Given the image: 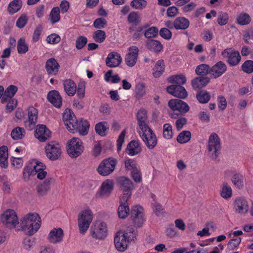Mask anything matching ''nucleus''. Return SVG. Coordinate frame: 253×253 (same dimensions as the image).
I'll list each match as a JSON object with an SVG mask.
<instances>
[{
	"instance_id": "nucleus-56",
	"label": "nucleus",
	"mask_w": 253,
	"mask_h": 253,
	"mask_svg": "<svg viewBox=\"0 0 253 253\" xmlns=\"http://www.w3.org/2000/svg\"><path fill=\"white\" fill-rule=\"evenodd\" d=\"M147 4L145 0H132L130 2V6L135 9H142Z\"/></svg>"
},
{
	"instance_id": "nucleus-20",
	"label": "nucleus",
	"mask_w": 253,
	"mask_h": 253,
	"mask_svg": "<svg viewBox=\"0 0 253 253\" xmlns=\"http://www.w3.org/2000/svg\"><path fill=\"white\" fill-rule=\"evenodd\" d=\"M39 161H34L30 162L23 169V176L25 180H28L30 176L35 175L37 173Z\"/></svg>"
},
{
	"instance_id": "nucleus-42",
	"label": "nucleus",
	"mask_w": 253,
	"mask_h": 253,
	"mask_svg": "<svg viewBox=\"0 0 253 253\" xmlns=\"http://www.w3.org/2000/svg\"><path fill=\"white\" fill-rule=\"evenodd\" d=\"M49 19L51 24H54L59 22L61 19L60 15V9L58 7H54L51 9Z\"/></svg>"
},
{
	"instance_id": "nucleus-3",
	"label": "nucleus",
	"mask_w": 253,
	"mask_h": 253,
	"mask_svg": "<svg viewBox=\"0 0 253 253\" xmlns=\"http://www.w3.org/2000/svg\"><path fill=\"white\" fill-rule=\"evenodd\" d=\"M138 131L148 149L151 150L157 146L158 139L155 133L151 128L147 127L144 129L138 130Z\"/></svg>"
},
{
	"instance_id": "nucleus-34",
	"label": "nucleus",
	"mask_w": 253,
	"mask_h": 253,
	"mask_svg": "<svg viewBox=\"0 0 253 253\" xmlns=\"http://www.w3.org/2000/svg\"><path fill=\"white\" fill-rule=\"evenodd\" d=\"M23 4L21 0H13L9 2L7 7V11L10 15H13L19 11Z\"/></svg>"
},
{
	"instance_id": "nucleus-36",
	"label": "nucleus",
	"mask_w": 253,
	"mask_h": 253,
	"mask_svg": "<svg viewBox=\"0 0 253 253\" xmlns=\"http://www.w3.org/2000/svg\"><path fill=\"white\" fill-rule=\"evenodd\" d=\"M51 178H47L42 183L37 186V192L39 196H43L50 189Z\"/></svg>"
},
{
	"instance_id": "nucleus-12",
	"label": "nucleus",
	"mask_w": 253,
	"mask_h": 253,
	"mask_svg": "<svg viewBox=\"0 0 253 253\" xmlns=\"http://www.w3.org/2000/svg\"><path fill=\"white\" fill-rule=\"evenodd\" d=\"M89 124L86 120H76L68 129L72 133L79 132L81 135H85L88 133Z\"/></svg>"
},
{
	"instance_id": "nucleus-46",
	"label": "nucleus",
	"mask_w": 253,
	"mask_h": 253,
	"mask_svg": "<svg viewBox=\"0 0 253 253\" xmlns=\"http://www.w3.org/2000/svg\"><path fill=\"white\" fill-rule=\"evenodd\" d=\"M137 232V231L134 227L130 226L126 228L124 233H127L126 239L129 242H131L132 241H134V239H136Z\"/></svg>"
},
{
	"instance_id": "nucleus-62",
	"label": "nucleus",
	"mask_w": 253,
	"mask_h": 253,
	"mask_svg": "<svg viewBox=\"0 0 253 253\" xmlns=\"http://www.w3.org/2000/svg\"><path fill=\"white\" fill-rule=\"evenodd\" d=\"M242 70L248 74H251L253 72V61L247 60L241 66Z\"/></svg>"
},
{
	"instance_id": "nucleus-7",
	"label": "nucleus",
	"mask_w": 253,
	"mask_h": 253,
	"mask_svg": "<svg viewBox=\"0 0 253 253\" xmlns=\"http://www.w3.org/2000/svg\"><path fill=\"white\" fill-rule=\"evenodd\" d=\"M208 150L214 155V158L216 159L221 148L220 139L215 132H212L210 135L208 139Z\"/></svg>"
},
{
	"instance_id": "nucleus-18",
	"label": "nucleus",
	"mask_w": 253,
	"mask_h": 253,
	"mask_svg": "<svg viewBox=\"0 0 253 253\" xmlns=\"http://www.w3.org/2000/svg\"><path fill=\"white\" fill-rule=\"evenodd\" d=\"M167 91L172 95L181 99L187 97L188 93L185 88L180 85L172 84L167 87Z\"/></svg>"
},
{
	"instance_id": "nucleus-47",
	"label": "nucleus",
	"mask_w": 253,
	"mask_h": 253,
	"mask_svg": "<svg viewBox=\"0 0 253 253\" xmlns=\"http://www.w3.org/2000/svg\"><path fill=\"white\" fill-rule=\"evenodd\" d=\"M186 77L183 75H176L170 77L169 82L172 84H176L177 85H181L185 84Z\"/></svg>"
},
{
	"instance_id": "nucleus-45",
	"label": "nucleus",
	"mask_w": 253,
	"mask_h": 253,
	"mask_svg": "<svg viewBox=\"0 0 253 253\" xmlns=\"http://www.w3.org/2000/svg\"><path fill=\"white\" fill-rule=\"evenodd\" d=\"M146 94L145 85L144 83H138L135 87V97L137 99H141Z\"/></svg>"
},
{
	"instance_id": "nucleus-24",
	"label": "nucleus",
	"mask_w": 253,
	"mask_h": 253,
	"mask_svg": "<svg viewBox=\"0 0 253 253\" xmlns=\"http://www.w3.org/2000/svg\"><path fill=\"white\" fill-rule=\"evenodd\" d=\"M122 61V57L118 53L112 52L108 55L106 59V64L110 68H114L118 67Z\"/></svg>"
},
{
	"instance_id": "nucleus-50",
	"label": "nucleus",
	"mask_w": 253,
	"mask_h": 253,
	"mask_svg": "<svg viewBox=\"0 0 253 253\" xmlns=\"http://www.w3.org/2000/svg\"><path fill=\"white\" fill-rule=\"evenodd\" d=\"M231 187L227 183L224 184L220 190V196L224 199H228L232 196Z\"/></svg>"
},
{
	"instance_id": "nucleus-39",
	"label": "nucleus",
	"mask_w": 253,
	"mask_h": 253,
	"mask_svg": "<svg viewBox=\"0 0 253 253\" xmlns=\"http://www.w3.org/2000/svg\"><path fill=\"white\" fill-rule=\"evenodd\" d=\"M113 182L110 180H107L103 182L100 189V194L102 195H109L113 189Z\"/></svg>"
},
{
	"instance_id": "nucleus-11",
	"label": "nucleus",
	"mask_w": 253,
	"mask_h": 253,
	"mask_svg": "<svg viewBox=\"0 0 253 253\" xmlns=\"http://www.w3.org/2000/svg\"><path fill=\"white\" fill-rule=\"evenodd\" d=\"M224 58H227L226 62L231 67L236 66L240 63L241 57L239 51L234 50L232 48H226L221 52Z\"/></svg>"
},
{
	"instance_id": "nucleus-5",
	"label": "nucleus",
	"mask_w": 253,
	"mask_h": 253,
	"mask_svg": "<svg viewBox=\"0 0 253 253\" xmlns=\"http://www.w3.org/2000/svg\"><path fill=\"white\" fill-rule=\"evenodd\" d=\"M84 149L83 142L79 138L74 137L68 142L67 151L71 158L79 157L83 152Z\"/></svg>"
},
{
	"instance_id": "nucleus-19",
	"label": "nucleus",
	"mask_w": 253,
	"mask_h": 253,
	"mask_svg": "<svg viewBox=\"0 0 253 253\" xmlns=\"http://www.w3.org/2000/svg\"><path fill=\"white\" fill-rule=\"evenodd\" d=\"M51 132L46 126L39 125L37 126L35 136L41 142H45L50 136Z\"/></svg>"
},
{
	"instance_id": "nucleus-48",
	"label": "nucleus",
	"mask_w": 253,
	"mask_h": 253,
	"mask_svg": "<svg viewBox=\"0 0 253 253\" xmlns=\"http://www.w3.org/2000/svg\"><path fill=\"white\" fill-rule=\"evenodd\" d=\"M210 69L208 65L202 64L197 67L195 72L197 75L204 77L208 74H211Z\"/></svg>"
},
{
	"instance_id": "nucleus-31",
	"label": "nucleus",
	"mask_w": 253,
	"mask_h": 253,
	"mask_svg": "<svg viewBox=\"0 0 253 253\" xmlns=\"http://www.w3.org/2000/svg\"><path fill=\"white\" fill-rule=\"evenodd\" d=\"M63 121L67 128L69 129L77 120L74 113L70 109H66L63 114Z\"/></svg>"
},
{
	"instance_id": "nucleus-61",
	"label": "nucleus",
	"mask_w": 253,
	"mask_h": 253,
	"mask_svg": "<svg viewBox=\"0 0 253 253\" xmlns=\"http://www.w3.org/2000/svg\"><path fill=\"white\" fill-rule=\"evenodd\" d=\"M125 166L126 170H130L131 171L137 169L136 162L133 159L130 158L125 159Z\"/></svg>"
},
{
	"instance_id": "nucleus-30",
	"label": "nucleus",
	"mask_w": 253,
	"mask_h": 253,
	"mask_svg": "<svg viewBox=\"0 0 253 253\" xmlns=\"http://www.w3.org/2000/svg\"><path fill=\"white\" fill-rule=\"evenodd\" d=\"M146 46L149 50L156 53L161 52L163 49L162 44L160 41L156 40H147L146 42Z\"/></svg>"
},
{
	"instance_id": "nucleus-64",
	"label": "nucleus",
	"mask_w": 253,
	"mask_h": 253,
	"mask_svg": "<svg viewBox=\"0 0 253 253\" xmlns=\"http://www.w3.org/2000/svg\"><path fill=\"white\" fill-rule=\"evenodd\" d=\"M46 40L47 43L55 44L60 42L61 38L58 35L53 33L48 36Z\"/></svg>"
},
{
	"instance_id": "nucleus-29",
	"label": "nucleus",
	"mask_w": 253,
	"mask_h": 253,
	"mask_svg": "<svg viewBox=\"0 0 253 253\" xmlns=\"http://www.w3.org/2000/svg\"><path fill=\"white\" fill-rule=\"evenodd\" d=\"M64 89L66 93L69 96H74L77 91V85L71 79H65L63 81Z\"/></svg>"
},
{
	"instance_id": "nucleus-6",
	"label": "nucleus",
	"mask_w": 253,
	"mask_h": 253,
	"mask_svg": "<svg viewBox=\"0 0 253 253\" xmlns=\"http://www.w3.org/2000/svg\"><path fill=\"white\" fill-rule=\"evenodd\" d=\"M117 183L123 193V195L121 197V201L127 202L131 195V190L133 187L132 181L126 177L121 176L117 179Z\"/></svg>"
},
{
	"instance_id": "nucleus-15",
	"label": "nucleus",
	"mask_w": 253,
	"mask_h": 253,
	"mask_svg": "<svg viewBox=\"0 0 253 253\" xmlns=\"http://www.w3.org/2000/svg\"><path fill=\"white\" fill-rule=\"evenodd\" d=\"M139 49L135 45H132L128 48V53L126 55L125 61L129 67H133L136 63L138 57Z\"/></svg>"
},
{
	"instance_id": "nucleus-32",
	"label": "nucleus",
	"mask_w": 253,
	"mask_h": 253,
	"mask_svg": "<svg viewBox=\"0 0 253 253\" xmlns=\"http://www.w3.org/2000/svg\"><path fill=\"white\" fill-rule=\"evenodd\" d=\"M18 90V87L14 85H9L5 90L3 95L1 97V101L4 103L8 99H10L14 96Z\"/></svg>"
},
{
	"instance_id": "nucleus-53",
	"label": "nucleus",
	"mask_w": 253,
	"mask_h": 253,
	"mask_svg": "<svg viewBox=\"0 0 253 253\" xmlns=\"http://www.w3.org/2000/svg\"><path fill=\"white\" fill-rule=\"evenodd\" d=\"M107 124L106 122H102L97 124L95 126L96 133L101 136H105L107 130Z\"/></svg>"
},
{
	"instance_id": "nucleus-59",
	"label": "nucleus",
	"mask_w": 253,
	"mask_h": 253,
	"mask_svg": "<svg viewBox=\"0 0 253 253\" xmlns=\"http://www.w3.org/2000/svg\"><path fill=\"white\" fill-rule=\"evenodd\" d=\"M229 21V15L226 12H220L219 13L217 22V23L220 26H224L228 23Z\"/></svg>"
},
{
	"instance_id": "nucleus-38",
	"label": "nucleus",
	"mask_w": 253,
	"mask_h": 253,
	"mask_svg": "<svg viewBox=\"0 0 253 253\" xmlns=\"http://www.w3.org/2000/svg\"><path fill=\"white\" fill-rule=\"evenodd\" d=\"M236 23L240 26L247 25L251 22L250 15L246 12H241L237 15L236 18Z\"/></svg>"
},
{
	"instance_id": "nucleus-27",
	"label": "nucleus",
	"mask_w": 253,
	"mask_h": 253,
	"mask_svg": "<svg viewBox=\"0 0 253 253\" xmlns=\"http://www.w3.org/2000/svg\"><path fill=\"white\" fill-rule=\"evenodd\" d=\"M45 68L48 75H55L58 72L60 66L55 58H51L46 62Z\"/></svg>"
},
{
	"instance_id": "nucleus-10",
	"label": "nucleus",
	"mask_w": 253,
	"mask_h": 253,
	"mask_svg": "<svg viewBox=\"0 0 253 253\" xmlns=\"http://www.w3.org/2000/svg\"><path fill=\"white\" fill-rule=\"evenodd\" d=\"M116 164V160L113 158L105 159L99 165L97 171L101 175H108L114 170Z\"/></svg>"
},
{
	"instance_id": "nucleus-21",
	"label": "nucleus",
	"mask_w": 253,
	"mask_h": 253,
	"mask_svg": "<svg viewBox=\"0 0 253 253\" xmlns=\"http://www.w3.org/2000/svg\"><path fill=\"white\" fill-rule=\"evenodd\" d=\"M226 70V65L223 61H219L211 68V75L213 78L216 79L224 74Z\"/></svg>"
},
{
	"instance_id": "nucleus-16",
	"label": "nucleus",
	"mask_w": 253,
	"mask_h": 253,
	"mask_svg": "<svg viewBox=\"0 0 253 253\" xmlns=\"http://www.w3.org/2000/svg\"><path fill=\"white\" fill-rule=\"evenodd\" d=\"M28 120L25 121V124L29 129H32L37 123L38 111L33 106H29L27 109Z\"/></svg>"
},
{
	"instance_id": "nucleus-1",
	"label": "nucleus",
	"mask_w": 253,
	"mask_h": 253,
	"mask_svg": "<svg viewBox=\"0 0 253 253\" xmlns=\"http://www.w3.org/2000/svg\"><path fill=\"white\" fill-rule=\"evenodd\" d=\"M41 218L37 213H29L21 220V229L28 235H34L41 227Z\"/></svg>"
},
{
	"instance_id": "nucleus-57",
	"label": "nucleus",
	"mask_w": 253,
	"mask_h": 253,
	"mask_svg": "<svg viewBox=\"0 0 253 253\" xmlns=\"http://www.w3.org/2000/svg\"><path fill=\"white\" fill-rule=\"evenodd\" d=\"M38 169H41L37 170V177L40 180L43 179L47 175V172L45 170V166L42 163L39 162Z\"/></svg>"
},
{
	"instance_id": "nucleus-4",
	"label": "nucleus",
	"mask_w": 253,
	"mask_h": 253,
	"mask_svg": "<svg viewBox=\"0 0 253 253\" xmlns=\"http://www.w3.org/2000/svg\"><path fill=\"white\" fill-rule=\"evenodd\" d=\"M93 218L90 210L87 209L82 211L78 216V226L81 234H84L87 231Z\"/></svg>"
},
{
	"instance_id": "nucleus-9",
	"label": "nucleus",
	"mask_w": 253,
	"mask_h": 253,
	"mask_svg": "<svg viewBox=\"0 0 253 253\" xmlns=\"http://www.w3.org/2000/svg\"><path fill=\"white\" fill-rule=\"evenodd\" d=\"M45 150L47 157L51 161L59 159L62 154L61 146L58 143L51 142L47 143Z\"/></svg>"
},
{
	"instance_id": "nucleus-55",
	"label": "nucleus",
	"mask_w": 253,
	"mask_h": 253,
	"mask_svg": "<svg viewBox=\"0 0 253 253\" xmlns=\"http://www.w3.org/2000/svg\"><path fill=\"white\" fill-rule=\"evenodd\" d=\"M173 136L172 127L170 124L166 123L163 126V136L167 139H169Z\"/></svg>"
},
{
	"instance_id": "nucleus-8",
	"label": "nucleus",
	"mask_w": 253,
	"mask_h": 253,
	"mask_svg": "<svg viewBox=\"0 0 253 253\" xmlns=\"http://www.w3.org/2000/svg\"><path fill=\"white\" fill-rule=\"evenodd\" d=\"M107 233V225L103 222L96 221L90 229V233L93 238L98 240L104 239Z\"/></svg>"
},
{
	"instance_id": "nucleus-40",
	"label": "nucleus",
	"mask_w": 253,
	"mask_h": 253,
	"mask_svg": "<svg viewBox=\"0 0 253 253\" xmlns=\"http://www.w3.org/2000/svg\"><path fill=\"white\" fill-rule=\"evenodd\" d=\"M210 93L206 90H199L196 94V98L199 103L205 104L211 99Z\"/></svg>"
},
{
	"instance_id": "nucleus-23",
	"label": "nucleus",
	"mask_w": 253,
	"mask_h": 253,
	"mask_svg": "<svg viewBox=\"0 0 253 253\" xmlns=\"http://www.w3.org/2000/svg\"><path fill=\"white\" fill-rule=\"evenodd\" d=\"M63 237V230L61 228H54L50 231L48 239L51 243L57 244L62 242Z\"/></svg>"
},
{
	"instance_id": "nucleus-26",
	"label": "nucleus",
	"mask_w": 253,
	"mask_h": 253,
	"mask_svg": "<svg viewBox=\"0 0 253 253\" xmlns=\"http://www.w3.org/2000/svg\"><path fill=\"white\" fill-rule=\"evenodd\" d=\"M48 100L55 107L59 108L62 104V98L59 92L55 90L50 91L47 96Z\"/></svg>"
},
{
	"instance_id": "nucleus-52",
	"label": "nucleus",
	"mask_w": 253,
	"mask_h": 253,
	"mask_svg": "<svg viewBox=\"0 0 253 253\" xmlns=\"http://www.w3.org/2000/svg\"><path fill=\"white\" fill-rule=\"evenodd\" d=\"M127 21L134 25H137L140 21V17L137 12L132 11L127 16Z\"/></svg>"
},
{
	"instance_id": "nucleus-41",
	"label": "nucleus",
	"mask_w": 253,
	"mask_h": 253,
	"mask_svg": "<svg viewBox=\"0 0 253 253\" xmlns=\"http://www.w3.org/2000/svg\"><path fill=\"white\" fill-rule=\"evenodd\" d=\"M165 64L163 60H158L153 69V75L155 78H159L164 73L165 70Z\"/></svg>"
},
{
	"instance_id": "nucleus-35",
	"label": "nucleus",
	"mask_w": 253,
	"mask_h": 253,
	"mask_svg": "<svg viewBox=\"0 0 253 253\" xmlns=\"http://www.w3.org/2000/svg\"><path fill=\"white\" fill-rule=\"evenodd\" d=\"M175 29L177 30H185L190 25L189 20L184 17H178L175 19Z\"/></svg>"
},
{
	"instance_id": "nucleus-49",
	"label": "nucleus",
	"mask_w": 253,
	"mask_h": 253,
	"mask_svg": "<svg viewBox=\"0 0 253 253\" xmlns=\"http://www.w3.org/2000/svg\"><path fill=\"white\" fill-rule=\"evenodd\" d=\"M17 48L19 54H25L28 51V45L24 38H21L18 41Z\"/></svg>"
},
{
	"instance_id": "nucleus-33",
	"label": "nucleus",
	"mask_w": 253,
	"mask_h": 253,
	"mask_svg": "<svg viewBox=\"0 0 253 253\" xmlns=\"http://www.w3.org/2000/svg\"><path fill=\"white\" fill-rule=\"evenodd\" d=\"M210 81L208 77H200L192 81V85L194 89H200L206 86Z\"/></svg>"
},
{
	"instance_id": "nucleus-14",
	"label": "nucleus",
	"mask_w": 253,
	"mask_h": 253,
	"mask_svg": "<svg viewBox=\"0 0 253 253\" xmlns=\"http://www.w3.org/2000/svg\"><path fill=\"white\" fill-rule=\"evenodd\" d=\"M1 220L9 228H15L19 223L17 214L12 210H6L1 216Z\"/></svg>"
},
{
	"instance_id": "nucleus-58",
	"label": "nucleus",
	"mask_w": 253,
	"mask_h": 253,
	"mask_svg": "<svg viewBox=\"0 0 253 253\" xmlns=\"http://www.w3.org/2000/svg\"><path fill=\"white\" fill-rule=\"evenodd\" d=\"M159 30L156 27H152L148 29L144 33L146 38L151 39L155 38L158 35Z\"/></svg>"
},
{
	"instance_id": "nucleus-28",
	"label": "nucleus",
	"mask_w": 253,
	"mask_h": 253,
	"mask_svg": "<svg viewBox=\"0 0 253 253\" xmlns=\"http://www.w3.org/2000/svg\"><path fill=\"white\" fill-rule=\"evenodd\" d=\"M137 119L139 126L138 130L144 129L149 127L147 123V111L145 109H141L137 114Z\"/></svg>"
},
{
	"instance_id": "nucleus-63",
	"label": "nucleus",
	"mask_w": 253,
	"mask_h": 253,
	"mask_svg": "<svg viewBox=\"0 0 253 253\" xmlns=\"http://www.w3.org/2000/svg\"><path fill=\"white\" fill-rule=\"evenodd\" d=\"M241 240L240 237L231 239L228 243L227 248L229 250H233L238 248L241 242Z\"/></svg>"
},
{
	"instance_id": "nucleus-22",
	"label": "nucleus",
	"mask_w": 253,
	"mask_h": 253,
	"mask_svg": "<svg viewBox=\"0 0 253 253\" xmlns=\"http://www.w3.org/2000/svg\"><path fill=\"white\" fill-rule=\"evenodd\" d=\"M234 208L237 212L241 214H245L249 210L248 202L244 198H238L234 202Z\"/></svg>"
},
{
	"instance_id": "nucleus-43",
	"label": "nucleus",
	"mask_w": 253,
	"mask_h": 253,
	"mask_svg": "<svg viewBox=\"0 0 253 253\" xmlns=\"http://www.w3.org/2000/svg\"><path fill=\"white\" fill-rule=\"evenodd\" d=\"M191 133L188 130H184L181 132L177 137V141L180 144L188 142L191 139Z\"/></svg>"
},
{
	"instance_id": "nucleus-60",
	"label": "nucleus",
	"mask_w": 253,
	"mask_h": 253,
	"mask_svg": "<svg viewBox=\"0 0 253 253\" xmlns=\"http://www.w3.org/2000/svg\"><path fill=\"white\" fill-rule=\"evenodd\" d=\"M87 39L86 37L81 36L77 38L76 41V47L77 49H82L87 43Z\"/></svg>"
},
{
	"instance_id": "nucleus-13",
	"label": "nucleus",
	"mask_w": 253,
	"mask_h": 253,
	"mask_svg": "<svg viewBox=\"0 0 253 253\" xmlns=\"http://www.w3.org/2000/svg\"><path fill=\"white\" fill-rule=\"evenodd\" d=\"M130 213L134 225L137 227H141L145 221L143 207L139 205L134 206L132 207Z\"/></svg>"
},
{
	"instance_id": "nucleus-54",
	"label": "nucleus",
	"mask_w": 253,
	"mask_h": 253,
	"mask_svg": "<svg viewBox=\"0 0 253 253\" xmlns=\"http://www.w3.org/2000/svg\"><path fill=\"white\" fill-rule=\"evenodd\" d=\"M232 181L236 187L240 188L243 186L244 177L242 174L235 173L232 178Z\"/></svg>"
},
{
	"instance_id": "nucleus-25",
	"label": "nucleus",
	"mask_w": 253,
	"mask_h": 253,
	"mask_svg": "<svg viewBox=\"0 0 253 253\" xmlns=\"http://www.w3.org/2000/svg\"><path fill=\"white\" fill-rule=\"evenodd\" d=\"M142 151L141 144L138 141L132 140L127 145L126 152L130 156H134L140 153Z\"/></svg>"
},
{
	"instance_id": "nucleus-37",
	"label": "nucleus",
	"mask_w": 253,
	"mask_h": 253,
	"mask_svg": "<svg viewBox=\"0 0 253 253\" xmlns=\"http://www.w3.org/2000/svg\"><path fill=\"white\" fill-rule=\"evenodd\" d=\"M120 205L118 209V214L119 218L124 219L128 215L129 209L127 202H122V201H121V198H120Z\"/></svg>"
},
{
	"instance_id": "nucleus-17",
	"label": "nucleus",
	"mask_w": 253,
	"mask_h": 253,
	"mask_svg": "<svg viewBox=\"0 0 253 253\" xmlns=\"http://www.w3.org/2000/svg\"><path fill=\"white\" fill-rule=\"evenodd\" d=\"M126 235L127 233H123L121 235L119 233H117L115 235L114 242L117 251L123 252L126 250L128 245L130 243L126 239Z\"/></svg>"
},
{
	"instance_id": "nucleus-44",
	"label": "nucleus",
	"mask_w": 253,
	"mask_h": 253,
	"mask_svg": "<svg viewBox=\"0 0 253 253\" xmlns=\"http://www.w3.org/2000/svg\"><path fill=\"white\" fill-rule=\"evenodd\" d=\"M25 129L20 127H16L11 132V136L14 140L21 139L25 135Z\"/></svg>"
},
{
	"instance_id": "nucleus-51",
	"label": "nucleus",
	"mask_w": 253,
	"mask_h": 253,
	"mask_svg": "<svg viewBox=\"0 0 253 253\" xmlns=\"http://www.w3.org/2000/svg\"><path fill=\"white\" fill-rule=\"evenodd\" d=\"M92 37L96 42L102 43L106 39V33L103 30H97L93 33Z\"/></svg>"
},
{
	"instance_id": "nucleus-2",
	"label": "nucleus",
	"mask_w": 253,
	"mask_h": 253,
	"mask_svg": "<svg viewBox=\"0 0 253 253\" xmlns=\"http://www.w3.org/2000/svg\"><path fill=\"white\" fill-rule=\"evenodd\" d=\"M168 106L173 111L169 116L174 119L184 116L190 109L188 104L179 99H170L168 102Z\"/></svg>"
}]
</instances>
